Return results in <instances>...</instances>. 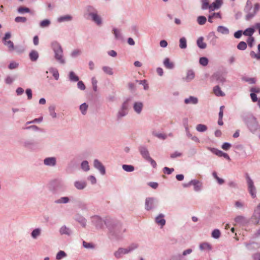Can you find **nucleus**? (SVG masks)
<instances>
[{
	"label": "nucleus",
	"instance_id": "49530a36",
	"mask_svg": "<svg viewBox=\"0 0 260 260\" xmlns=\"http://www.w3.org/2000/svg\"><path fill=\"white\" fill-rule=\"evenodd\" d=\"M197 21L199 25H203L207 21V18L204 16H199L197 17Z\"/></svg>",
	"mask_w": 260,
	"mask_h": 260
},
{
	"label": "nucleus",
	"instance_id": "c85d7f7f",
	"mask_svg": "<svg viewBox=\"0 0 260 260\" xmlns=\"http://www.w3.org/2000/svg\"><path fill=\"white\" fill-rule=\"evenodd\" d=\"M69 79L71 82H77L79 80V77L73 71H70L69 73Z\"/></svg>",
	"mask_w": 260,
	"mask_h": 260
},
{
	"label": "nucleus",
	"instance_id": "774afa93",
	"mask_svg": "<svg viewBox=\"0 0 260 260\" xmlns=\"http://www.w3.org/2000/svg\"><path fill=\"white\" fill-rule=\"evenodd\" d=\"M19 67V63L16 61H12L8 66L10 70H14L17 69Z\"/></svg>",
	"mask_w": 260,
	"mask_h": 260
},
{
	"label": "nucleus",
	"instance_id": "393cba45",
	"mask_svg": "<svg viewBox=\"0 0 260 260\" xmlns=\"http://www.w3.org/2000/svg\"><path fill=\"white\" fill-rule=\"evenodd\" d=\"M164 66L167 69L172 70L174 68L175 65L173 62L170 61L169 58H166L163 61Z\"/></svg>",
	"mask_w": 260,
	"mask_h": 260
},
{
	"label": "nucleus",
	"instance_id": "b1692460",
	"mask_svg": "<svg viewBox=\"0 0 260 260\" xmlns=\"http://www.w3.org/2000/svg\"><path fill=\"white\" fill-rule=\"evenodd\" d=\"M37 143L33 140H27L24 142L23 146L28 149L34 148Z\"/></svg>",
	"mask_w": 260,
	"mask_h": 260
},
{
	"label": "nucleus",
	"instance_id": "c756f323",
	"mask_svg": "<svg viewBox=\"0 0 260 260\" xmlns=\"http://www.w3.org/2000/svg\"><path fill=\"white\" fill-rule=\"evenodd\" d=\"M70 200L68 197H62L54 201V203L57 204H67L69 203Z\"/></svg>",
	"mask_w": 260,
	"mask_h": 260
},
{
	"label": "nucleus",
	"instance_id": "a878e982",
	"mask_svg": "<svg viewBox=\"0 0 260 260\" xmlns=\"http://www.w3.org/2000/svg\"><path fill=\"white\" fill-rule=\"evenodd\" d=\"M199 248L201 250L210 251L212 249V245L208 242H203L200 244Z\"/></svg>",
	"mask_w": 260,
	"mask_h": 260
},
{
	"label": "nucleus",
	"instance_id": "72a5a7b5",
	"mask_svg": "<svg viewBox=\"0 0 260 260\" xmlns=\"http://www.w3.org/2000/svg\"><path fill=\"white\" fill-rule=\"evenodd\" d=\"M213 91L216 96H223L225 95V93L221 91L219 85H216L213 88Z\"/></svg>",
	"mask_w": 260,
	"mask_h": 260
},
{
	"label": "nucleus",
	"instance_id": "1a4fd4ad",
	"mask_svg": "<svg viewBox=\"0 0 260 260\" xmlns=\"http://www.w3.org/2000/svg\"><path fill=\"white\" fill-rule=\"evenodd\" d=\"M157 201L156 199L153 197L147 198L145 200V209L147 211H149L155 208L156 207Z\"/></svg>",
	"mask_w": 260,
	"mask_h": 260
},
{
	"label": "nucleus",
	"instance_id": "6e6552de",
	"mask_svg": "<svg viewBox=\"0 0 260 260\" xmlns=\"http://www.w3.org/2000/svg\"><path fill=\"white\" fill-rule=\"evenodd\" d=\"M108 219V218L103 219L99 216L96 215L91 217V222L93 225L95 226L96 229H102L104 226V224H105V221H107Z\"/></svg>",
	"mask_w": 260,
	"mask_h": 260
},
{
	"label": "nucleus",
	"instance_id": "e433bc0d",
	"mask_svg": "<svg viewBox=\"0 0 260 260\" xmlns=\"http://www.w3.org/2000/svg\"><path fill=\"white\" fill-rule=\"evenodd\" d=\"M128 112L124 110H122L121 109H119L117 115L116 117L118 120L121 119L122 117H125L128 114Z\"/></svg>",
	"mask_w": 260,
	"mask_h": 260
},
{
	"label": "nucleus",
	"instance_id": "423d86ee",
	"mask_svg": "<svg viewBox=\"0 0 260 260\" xmlns=\"http://www.w3.org/2000/svg\"><path fill=\"white\" fill-rule=\"evenodd\" d=\"M248 224L257 225L259 224L260 221V203L254 209L251 217L248 219Z\"/></svg>",
	"mask_w": 260,
	"mask_h": 260
},
{
	"label": "nucleus",
	"instance_id": "f8f14e48",
	"mask_svg": "<svg viewBox=\"0 0 260 260\" xmlns=\"http://www.w3.org/2000/svg\"><path fill=\"white\" fill-rule=\"evenodd\" d=\"M217 38V37L216 36L214 31L209 32L207 36V39L209 43L212 46H214L216 45Z\"/></svg>",
	"mask_w": 260,
	"mask_h": 260
},
{
	"label": "nucleus",
	"instance_id": "6ab92c4d",
	"mask_svg": "<svg viewBox=\"0 0 260 260\" xmlns=\"http://www.w3.org/2000/svg\"><path fill=\"white\" fill-rule=\"evenodd\" d=\"M235 221L242 225H248V219L243 216H237L235 218Z\"/></svg>",
	"mask_w": 260,
	"mask_h": 260
},
{
	"label": "nucleus",
	"instance_id": "20e7f679",
	"mask_svg": "<svg viewBox=\"0 0 260 260\" xmlns=\"http://www.w3.org/2000/svg\"><path fill=\"white\" fill-rule=\"evenodd\" d=\"M51 46L56 61L61 64H65L66 60L63 57V49L61 45L57 41H54L51 43Z\"/></svg>",
	"mask_w": 260,
	"mask_h": 260
},
{
	"label": "nucleus",
	"instance_id": "4468645a",
	"mask_svg": "<svg viewBox=\"0 0 260 260\" xmlns=\"http://www.w3.org/2000/svg\"><path fill=\"white\" fill-rule=\"evenodd\" d=\"M44 164L47 166L54 167L56 165V158L55 157H48L44 159Z\"/></svg>",
	"mask_w": 260,
	"mask_h": 260
},
{
	"label": "nucleus",
	"instance_id": "0e129e2a",
	"mask_svg": "<svg viewBox=\"0 0 260 260\" xmlns=\"http://www.w3.org/2000/svg\"><path fill=\"white\" fill-rule=\"evenodd\" d=\"M199 62L201 65L205 67L208 64L209 60L206 57H201L199 59Z\"/></svg>",
	"mask_w": 260,
	"mask_h": 260
},
{
	"label": "nucleus",
	"instance_id": "13d9d810",
	"mask_svg": "<svg viewBox=\"0 0 260 260\" xmlns=\"http://www.w3.org/2000/svg\"><path fill=\"white\" fill-rule=\"evenodd\" d=\"M247 43L244 41L240 42L237 45V48L240 50H245L247 48Z\"/></svg>",
	"mask_w": 260,
	"mask_h": 260
},
{
	"label": "nucleus",
	"instance_id": "2f4dec72",
	"mask_svg": "<svg viewBox=\"0 0 260 260\" xmlns=\"http://www.w3.org/2000/svg\"><path fill=\"white\" fill-rule=\"evenodd\" d=\"M204 38L203 37H199L197 41L198 46L202 49H204L207 47L206 43L203 42Z\"/></svg>",
	"mask_w": 260,
	"mask_h": 260
},
{
	"label": "nucleus",
	"instance_id": "bf43d9fd",
	"mask_svg": "<svg viewBox=\"0 0 260 260\" xmlns=\"http://www.w3.org/2000/svg\"><path fill=\"white\" fill-rule=\"evenodd\" d=\"M88 107V105L86 103H84L80 106V110L83 115H85L86 113Z\"/></svg>",
	"mask_w": 260,
	"mask_h": 260
},
{
	"label": "nucleus",
	"instance_id": "39448f33",
	"mask_svg": "<svg viewBox=\"0 0 260 260\" xmlns=\"http://www.w3.org/2000/svg\"><path fill=\"white\" fill-rule=\"evenodd\" d=\"M51 190L53 194H59L64 192L67 190V186L65 183L59 179L53 180L51 183Z\"/></svg>",
	"mask_w": 260,
	"mask_h": 260
},
{
	"label": "nucleus",
	"instance_id": "f704fd0d",
	"mask_svg": "<svg viewBox=\"0 0 260 260\" xmlns=\"http://www.w3.org/2000/svg\"><path fill=\"white\" fill-rule=\"evenodd\" d=\"M255 31L254 27H248L245 30L243 31V34L244 36H248L249 37H252V35Z\"/></svg>",
	"mask_w": 260,
	"mask_h": 260
},
{
	"label": "nucleus",
	"instance_id": "aec40b11",
	"mask_svg": "<svg viewBox=\"0 0 260 260\" xmlns=\"http://www.w3.org/2000/svg\"><path fill=\"white\" fill-rule=\"evenodd\" d=\"M139 245L137 243H132L129 245L127 248H122V251L123 255L128 254L132 252L138 247Z\"/></svg>",
	"mask_w": 260,
	"mask_h": 260
},
{
	"label": "nucleus",
	"instance_id": "5701e85b",
	"mask_svg": "<svg viewBox=\"0 0 260 260\" xmlns=\"http://www.w3.org/2000/svg\"><path fill=\"white\" fill-rule=\"evenodd\" d=\"M74 184V186L78 190L84 189L87 185V183L85 181H76Z\"/></svg>",
	"mask_w": 260,
	"mask_h": 260
},
{
	"label": "nucleus",
	"instance_id": "9b49d317",
	"mask_svg": "<svg viewBox=\"0 0 260 260\" xmlns=\"http://www.w3.org/2000/svg\"><path fill=\"white\" fill-rule=\"evenodd\" d=\"M94 167L98 170L102 175L106 174V169L104 166L98 159H95L93 161Z\"/></svg>",
	"mask_w": 260,
	"mask_h": 260
},
{
	"label": "nucleus",
	"instance_id": "3c124183",
	"mask_svg": "<svg viewBox=\"0 0 260 260\" xmlns=\"http://www.w3.org/2000/svg\"><path fill=\"white\" fill-rule=\"evenodd\" d=\"M67 256V253L62 250L59 251L56 255V259L57 260H60L62 258L66 257Z\"/></svg>",
	"mask_w": 260,
	"mask_h": 260
},
{
	"label": "nucleus",
	"instance_id": "a19ab883",
	"mask_svg": "<svg viewBox=\"0 0 260 260\" xmlns=\"http://www.w3.org/2000/svg\"><path fill=\"white\" fill-rule=\"evenodd\" d=\"M122 168L124 171L127 172H132L135 170V167L131 165H123Z\"/></svg>",
	"mask_w": 260,
	"mask_h": 260
},
{
	"label": "nucleus",
	"instance_id": "bb28decb",
	"mask_svg": "<svg viewBox=\"0 0 260 260\" xmlns=\"http://www.w3.org/2000/svg\"><path fill=\"white\" fill-rule=\"evenodd\" d=\"M195 74L194 71L190 69L187 71L186 73V76L184 78L185 80L187 82H190L194 78Z\"/></svg>",
	"mask_w": 260,
	"mask_h": 260
},
{
	"label": "nucleus",
	"instance_id": "2eb2a0df",
	"mask_svg": "<svg viewBox=\"0 0 260 260\" xmlns=\"http://www.w3.org/2000/svg\"><path fill=\"white\" fill-rule=\"evenodd\" d=\"M223 4L222 0H215L210 5V12L219 9Z\"/></svg>",
	"mask_w": 260,
	"mask_h": 260
},
{
	"label": "nucleus",
	"instance_id": "7c9ffc66",
	"mask_svg": "<svg viewBox=\"0 0 260 260\" xmlns=\"http://www.w3.org/2000/svg\"><path fill=\"white\" fill-rule=\"evenodd\" d=\"M42 230L41 228H36L34 229L31 233V237L34 239H36L41 234Z\"/></svg>",
	"mask_w": 260,
	"mask_h": 260
},
{
	"label": "nucleus",
	"instance_id": "c03bdc74",
	"mask_svg": "<svg viewBox=\"0 0 260 260\" xmlns=\"http://www.w3.org/2000/svg\"><path fill=\"white\" fill-rule=\"evenodd\" d=\"M202 4L201 9L203 10L209 9L210 10V4L209 0H201Z\"/></svg>",
	"mask_w": 260,
	"mask_h": 260
},
{
	"label": "nucleus",
	"instance_id": "8fccbe9b",
	"mask_svg": "<svg viewBox=\"0 0 260 260\" xmlns=\"http://www.w3.org/2000/svg\"><path fill=\"white\" fill-rule=\"evenodd\" d=\"M208 149L214 154L218 156L221 157L223 151L215 148L208 147Z\"/></svg>",
	"mask_w": 260,
	"mask_h": 260
},
{
	"label": "nucleus",
	"instance_id": "412c9836",
	"mask_svg": "<svg viewBox=\"0 0 260 260\" xmlns=\"http://www.w3.org/2000/svg\"><path fill=\"white\" fill-rule=\"evenodd\" d=\"M198 99L197 97L189 96V98L184 99V102L186 104L196 105L198 103Z\"/></svg>",
	"mask_w": 260,
	"mask_h": 260
},
{
	"label": "nucleus",
	"instance_id": "cd10ccee",
	"mask_svg": "<svg viewBox=\"0 0 260 260\" xmlns=\"http://www.w3.org/2000/svg\"><path fill=\"white\" fill-rule=\"evenodd\" d=\"M29 57L31 61H36L39 58V53L36 50H32L30 52Z\"/></svg>",
	"mask_w": 260,
	"mask_h": 260
},
{
	"label": "nucleus",
	"instance_id": "4d7b16f0",
	"mask_svg": "<svg viewBox=\"0 0 260 260\" xmlns=\"http://www.w3.org/2000/svg\"><path fill=\"white\" fill-rule=\"evenodd\" d=\"M76 221L79 222L83 227H85L86 224V220L83 216H80L76 218Z\"/></svg>",
	"mask_w": 260,
	"mask_h": 260
},
{
	"label": "nucleus",
	"instance_id": "37998d69",
	"mask_svg": "<svg viewBox=\"0 0 260 260\" xmlns=\"http://www.w3.org/2000/svg\"><path fill=\"white\" fill-rule=\"evenodd\" d=\"M179 47L181 49H185L187 47V41L185 37H182L179 40Z\"/></svg>",
	"mask_w": 260,
	"mask_h": 260
},
{
	"label": "nucleus",
	"instance_id": "de8ad7c7",
	"mask_svg": "<svg viewBox=\"0 0 260 260\" xmlns=\"http://www.w3.org/2000/svg\"><path fill=\"white\" fill-rule=\"evenodd\" d=\"M114 255L117 259L122 257L123 255L122 248L120 247L117 249V250L115 251L114 253Z\"/></svg>",
	"mask_w": 260,
	"mask_h": 260
},
{
	"label": "nucleus",
	"instance_id": "69168bd1",
	"mask_svg": "<svg viewBox=\"0 0 260 260\" xmlns=\"http://www.w3.org/2000/svg\"><path fill=\"white\" fill-rule=\"evenodd\" d=\"M130 30L132 33H133L136 36H137V37L139 36V31H138V27L137 25H132L130 28Z\"/></svg>",
	"mask_w": 260,
	"mask_h": 260
},
{
	"label": "nucleus",
	"instance_id": "ea45409f",
	"mask_svg": "<svg viewBox=\"0 0 260 260\" xmlns=\"http://www.w3.org/2000/svg\"><path fill=\"white\" fill-rule=\"evenodd\" d=\"M113 33L114 35L115 38L116 40H121L122 39V36L120 32V30L116 28H113L112 29Z\"/></svg>",
	"mask_w": 260,
	"mask_h": 260
},
{
	"label": "nucleus",
	"instance_id": "7ed1b4c3",
	"mask_svg": "<svg viewBox=\"0 0 260 260\" xmlns=\"http://www.w3.org/2000/svg\"><path fill=\"white\" fill-rule=\"evenodd\" d=\"M241 117L251 133H254L260 130V126L256 118L251 113H244L242 115Z\"/></svg>",
	"mask_w": 260,
	"mask_h": 260
},
{
	"label": "nucleus",
	"instance_id": "5fc2aeb1",
	"mask_svg": "<svg viewBox=\"0 0 260 260\" xmlns=\"http://www.w3.org/2000/svg\"><path fill=\"white\" fill-rule=\"evenodd\" d=\"M3 43L5 45L8 47L10 51H13L14 50L15 46L12 41L9 40Z\"/></svg>",
	"mask_w": 260,
	"mask_h": 260
},
{
	"label": "nucleus",
	"instance_id": "58836bf2",
	"mask_svg": "<svg viewBox=\"0 0 260 260\" xmlns=\"http://www.w3.org/2000/svg\"><path fill=\"white\" fill-rule=\"evenodd\" d=\"M152 134L153 136L157 137L160 140H165L167 139V135L165 134L159 133L155 131H152Z\"/></svg>",
	"mask_w": 260,
	"mask_h": 260
},
{
	"label": "nucleus",
	"instance_id": "e2e57ef3",
	"mask_svg": "<svg viewBox=\"0 0 260 260\" xmlns=\"http://www.w3.org/2000/svg\"><path fill=\"white\" fill-rule=\"evenodd\" d=\"M242 80L250 84H255L256 83V79L255 78L243 77Z\"/></svg>",
	"mask_w": 260,
	"mask_h": 260
},
{
	"label": "nucleus",
	"instance_id": "f257e3e1",
	"mask_svg": "<svg viewBox=\"0 0 260 260\" xmlns=\"http://www.w3.org/2000/svg\"><path fill=\"white\" fill-rule=\"evenodd\" d=\"M105 225L108 230V236L112 240L118 241L123 237V234L126 231L122 223L116 220L109 218L105 221Z\"/></svg>",
	"mask_w": 260,
	"mask_h": 260
},
{
	"label": "nucleus",
	"instance_id": "0eeeda50",
	"mask_svg": "<svg viewBox=\"0 0 260 260\" xmlns=\"http://www.w3.org/2000/svg\"><path fill=\"white\" fill-rule=\"evenodd\" d=\"M245 178L247 184L248 190L251 197L254 199L256 196V188L254 185L253 180L250 177L248 173L246 174Z\"/></svg>",
	"mask_w": 260,
	"mask_h": 260
},
{
	"label": "nucleus",
	"instance_id": "603ef678",
	"mask_svg": "<svg viewBox=\"0 0 260 260\" xmlns=\"http://www.w3.org/2000/svg\"><path fill=\"white\" fill-rule=\"evenodd\" d=\"M211 236L213 238L215 239L219 238L221 236V233L220 230L218 229H214L212 232Z\"/></svg>",
	"mask_w": 260,
	"mask_h": 260
},
{
	"label": "nucleus",
	"instance_id": "338daca9",
	"mask_svg": "<svg viewBox=\"0 0 260 260\" xmlns=\"http://www.w3.org/2000/svg\"><path fill=\"white\" fill-rule=\"evenodd\" d=\"M27 21V18L25 17L17 16L15 18V21L17 23H25Z\"/></svg>",
	"mask_w": 260,
	"mask_h": 260
},
{
	"label": "nucleus",
	"instance_id": "79ce46f5",
	"mask_svg": "<svg viewBox=\"0 0 260 260\" xmlns=\"http://www.w3.org/2000/svg\"><path fill=\"white\" fill-rule=\"evenodd\" d=\"M214 17L221 19V15L220 12H217V13L214 12L212 14L209 15L208 16V20L210 23L213 22L212 19L214 18Z\"/></svg>",
	"mask_w": 260,
	"mask_h": 260
},
{
	"label": "nucleus",
	"instance_id": "f3484780",
	"mask_svg": "<svg viewBox=\"0 0 260 260\" xmlns=\"http://www.w3.org/2000/svg\"><path fill=\"white\" fill-rule=\"evenodd\" d=\"M59 232L61 235H65L68 236H71L73 234L72 231L65 225L61 226L59 229Z\"/></svg>",
	"mask_w": 260,
	"mask_h": 260
},
{
	"label": "nucleus",
	"instance_id": "c9c22d12",
	"mask_svg": "<svg viewBox=\"0 0 260 260\" xmlns=\"http://www.w3.org/2000/svg\"><path fill=\"white\" fill-rule=\"evenodd\" d=\"M217 31L223 35H228L229 34V29L222 25H219L217 28Z\"/></svg>",
	"mask_w": 260,
	"mask_h": 260
},
{
	"label": "nucleus",
	"instance_id": "9d476101",
	"mask_svg": "<svg viewBox=\"0 0 260 260\" xmlns=\"http://www.w3.org/2000/svg\"><path fill=\"white\" fill-rule=\"evenodd\" d=\"M211 80L212 81L215 80L218 83H221L222 84L225 82V78L223 77L222 74L219 72L213 74L211 77Z\"/></svg>",
	"mask_w": 260,
	"mask_h": 260
},
{
	"label": "nucleus",
	"instance_id": "a211bd4d",
	"mask_svg": "<svg viewBox=\"0 0 260 260\" xmlns=\"http://www.w3.org/2000/svg\"><path fill=\"white\" fill-rule=\"evenodd\" d=\"M191 185L193 186V189L195 191L198 192L201 190L203 184L202 183L198 180L192 179L191 180Z\"/></svg>",
	"mask_w": 260,
	"mask_h": 260
},
{
	"label": "nucleus",
	"instance_id": "f03ea898",
	"mask_svg": "<svg viewBox=\"0 0 260 260\" xmlns=\"http://www.w3.org/2000/svg\"><path fill=\"white\" fill-rule=\"evenodd\" d=\"M83 16L88 20H90L97 25L101 26L103 23L102 18L99 14V11L93 6L88 5L85 7Z\"/></svg>",
	"mask_w": 260,
	"mask_h": 260
},
{
	"label": "nucleus",
	"instance_id": "473e14b6",
	"mask_svg": "<svg viewBox=\"0 0 260 260\" xmlns=\"http://www.w3.org/2000/svg\"><path fill=\"white\" fill-rule=\"evenodd\" d=\"M73 19L72 16L70 15H66L61 16L57 18V21L59 23L65 22V21H71Z\"/></svg>",
	"mask_w": 260,
	"mask_h": 260
},
{
	"label": "nucleus",
	"instance_id": "680f3d73",
	"mask_svg": "<svg viewBox=\"0 0 260 260\" xmlns=\"http://www.w3.org/2000/svg\"><path fill=\"white\" fill-rule=\"evenodd\" d=\"M103 71L109 75H112L113 74V70L111 68L108 66H104L102 67Z\"/></svg>",
	"mask_w": 260,
	"mask_h": 260
},
{
	"label": "nucleus",
	"instance_id": "a18cd8bd",
	"mask_svg": "<svg viewBox=\"0 0 260 260\" xmlns=\"http://www.w3.org/2000/svg\"><path fill=\"white\" fill-rule=\"evenodd\" d=\"M49 71L52 73V75L56 80H58L59 77V73L56 69L50 68Z\"/></svg>",
	"mask_w": 260,
	"mask_h": 260
},
{
	"label": "nucleus",
	"instance_id": "4c0bfd02",
	"mask_svg": "<svg viewBox=\"0 0 260 260\" xmlns=\"http://www.w3.org/2000/svg\"><path fill=\"white\" fill-rule=\"evenodd\" d=\"M131 100V98H127L126 100L122 104L120 108L128 112V103Z\"/></svg>",
	"mask_w": 260,
	"mask_h": 260
},
{
	"label": "nucleus",
	"instance_id": "dca6fc26",
	"mask_svg": "<svg viewBox=\"0 0 260 260\" xmlns=\"http://www.w3.org/2000/svg\"><path fill=\"white\" fill-rule=\"evenodd\" d=\"M144 105L142 102H135L133 105L134 111L138 114L141 113Z\"/></svg>",
	"mask_w": 260,
	"mask_h": 260
},
{
	"label": "nucleus",
	"instance_id": "864d4df0",
	"mask_svg": "<svg viewBox=\"0 0 260 260\" xmlns=\"http://www.w3.org/2000/svg\"><path fill=\"white\" fill-rule=\"evenodd\" d=\"M207 126L203 124H199L196 126V129L199 132H204L207 129Z\"/></svg>",
	"mask_w": 260,
	"mask_h": 260
},
{
	"label": "nucleus",
	"instance_id": "ddd939ff",
	"mask_svg": "<svg viewBox=\"0 0 260 260\" xmlns=\"http://www.w3.org/2000/svg\"><path fill=\"white\" fill-rule=\"evenodd\" d=\"M138 149L142 157L145 160L150 157L149 151L146 146L141 145L139 147Z\"/></svg>",
	"mask_w": 260,
	"mask_h": 260
},
{
	"label": "nucleus",
	"instance_id": "052dcab7",
	"mask_svg": "<svg viewBox=\"0 0 260 260\" xmlns=\"http://www.w3.org/2000/svg\"><path fill=\"white\" fill-rule=\"evenodd\" d=\"M17 12L20 14H23L24 13H29L30 10L28 8L20 6L17 9Z\"/></svg>",
	"mask_w": 260,
	"mask_h": 260
},
{
	"label": "nucleus",
	"instance_id": "09e8293b",
	"mask_svg": "<svg viewBox=\"0 0 260 260\" xmlns=\"http://www.w3.org/2000/svg\"><path fill=\"white\" fill-rule=\"evenodd\" d=\"M51 24V21L48 19H44L40 22V26L42 28L48 27Z\"/></svg>",
	"mask_w": 260,
	"mask_h": 260
},
{
	"label": "nucleus",
	"instance_id": "4be33fe9",
	"mask_svg": "<svg viewBox=\"0 0 260 260\" xmlns=\"http://www.w3.org/2000/svg\"><path fill=\"white\" fill-rule=\"evenodd\" d=\"M164 217L165 215L160 213L155 218V222L161 227L166 224V220L164 219Z\"/></svg>",
	"mask_w": 260,
	"mask_h": 260
},
{
	"label": "nucleus",
	"instance_id": "6e6d98bb",
	"mask_svg": "<svg viewBox=\"0 0 260 260\" xmlns=\"http://www.w3.org/2000/svg\"><path fill=\"white\" fill-rule=\"evenodd\" d=\"M81 167L82 169L85 172L89 171V166L88 161L83 160L81 162Z\"/></svg>",
	"mask_w": 260,
	"mask_h": 260
}]
</instances>
